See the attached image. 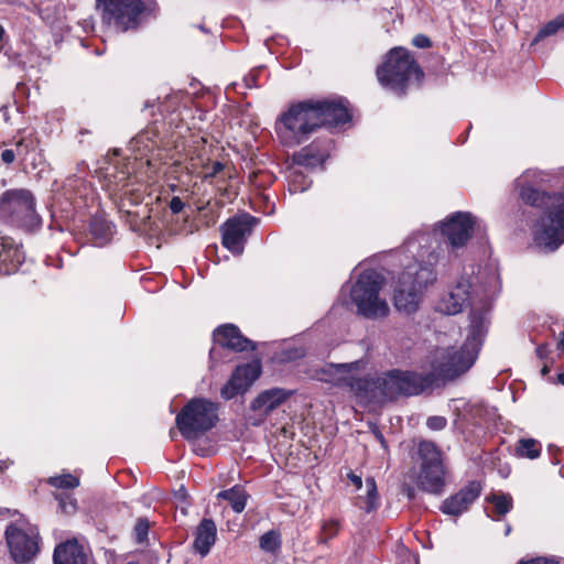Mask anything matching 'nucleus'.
Here are the masks:
<instances>
[{"mask_svg": "<svg viewBox=\"0 0 564 564\" xmlns=\"http://www.w3.org/2000/svg\"><path fill=\"white\" fill-rule=\"evenodd\" d=\"M35 149V141L32 138H22L15 142V153L18 156L25 158V155Z\"/></svg>", "mask_w": 564, "mask_h": 564, "instance_id": "obj_39", "label": "nucleus"}, {"mask_svg": "<svg viewBox=\"0 0 564 564\" xmlns=\"http://www.w3.org/2000/svg\"><path fill=\"white\" fill-rule=\"evenodd\" d=\"M102 23L120 32L140 28L149 13L145 0H96Z\"/></svg>", "mask_w": 564, "mask_h": 564, "instance_id": "obj_7", "label": "nucleus"}, {"mask_svg": "<svg viewBox=\"0 0 564 564\" xmlns=\"http://www.w3.org/2000/svg\"><path fill=\"white\" fill-rule=\"evenodd\" d=\"M4 34H6V31H4L3 26L0 24V42L3 40Z\"/></svg>", "mask_w": 564, "mask_h": 564, "instance_id": "obj_55", "label": "nucleus"}, {"mask_svg": "<svg viewBox=\"0 0 564 564\" xmlns=\"http://www.w3.org/2000/svg\"><path fill=\"white\" fill-rule=\"evenodd\" d=\"M469 318V333L463 345L466 346L469 350L475 351L476 356H478V352L487 334L486 311L482 308L473 307L470 311Z\"/></svg>", "mask_w": 564, "mask_h": 564, "instance_id": "obj_23", "label": "nucleus"}, {"mask_svg": "<svg viewBox=\"0 0 564 564\" xmlns=\"http://www.w3.org/2000/svg\"><path fill=\"white\" fill-rule=\"evenodd\" d=\"M347 478L350 480V482L355 486L357 490H359L362 487V478L359 475H356L352 471L347 473Z\"/></svg>", "mask_w": 564, "mask_h": 564, "instance_id": "obj_45", "label": "nucleus"}, {"mask_svg": "<svg viewBox=\"0 0 564 564\" xmlns=\"http://www.w3.org/2000/svg\"><path fill=\"white\" fill-rule=\"evenodd\" d=\"M471 288L473 284L469 278H460L448 295L442 301L441 310L448 315L460 313L470 303Z\"/></svg>", "mask_w": 564, "mask_h": 564, "instance_id": "obj_19", "label": "nucleus"}, {"mask_svg": "<svg viewBox=\"0 0 564 564\" xmlns=\"http://www.w3.org/2000/svg\"><path fill=\"white\" fill-rule=\"evenodd\" d=\"M521 200L543 212L535 224L534 241L546 251H555L564 243V185L550 192L541 186L517 182Z\"/></svg>", "mask_w": 564, "mask_h": 564, "instance_id": "obj_1", "label": "nucleus"}, {"mask_svg": "<svg viewBox=\"0 0 564 564\" xmlns=\"http://www.w3.org/2000/svg\"><path fill=\"white\" fill-rule=\"evenodd\" d=\"M419 458H440L441 453L435 443L421 441L417 446Z\"/></svg>", "mask_w": 564, "mask_h": 564, "instance_id": "obj_37", "label": "nucleus"}, {"mask_svg": "<svg viewBox=\"0 0 564 564\" xmlns=\"http://www.w3.org/2000/svg\"><path fill=\"white\" fill-rule=\"evenodd\" d=\"M340 524L337 520L330 519L325 521L322 524V536L319 542L327 543L329 540L334 539L339 532Z\"/></svg>", "mask_w": 564, "mask_h": 564, "instance_id": "obj_35", "label": "nucleus"}, {"mask_svg": "<svg viewBox=\"0 0 564 564\" xmlns=\"http://www.w3.org/2000/svg\"><path fill=\"white\" fill-rule=\"evenodd\" d=\"M259 546L267 553L276 552L281 546L280 534L274 530L265 532L260 538Z\"/></svg>", "mask_w": 564, "mask_h": 564, "instance_id": "obj_34", "label": "nucleus"}, {"mask_svg": "<svg viewBox=\"0 0 564 564\" xmlns=\"http://www.w3.org/2000/svg\"><path fill=\"white\" fill-rule=\"evenodd\" d=\"M4 468H7V465H0V473H1Z\"/></svg>", "mask_w": 564, "mask_h": 564, "instance_id": "obj_59", "label": "nucleus"}, {"mask_svg": "<svg viewBox=\"0 0 564 564\" xmlns=\"http://www.w3.org/2000/svg\"><path fill=\"white\" fill-rule=\"evenodd\" d=\"M169 207L172 214H180L184 209L185 204L178 196H173L170 200Z\"/></svg>", "mask_w": 564, "mask_h": 564, "instance_id": "obj_42", "label": "nucleus"}, {"mask_svg": "<svg viewBox=\"0 0 564 564\" xmlns=\"http://www.w3.org/2000/svg\"><path fill=\"white\" fill-rule=\"evenodd\" d=\"M474 226L475 218L470 213L457 212L442 223L441 232L445 242L454 251L466 246L471 238Z\"/></svg>", "mask_w": 564, "mask_h": 564, "instance_id": "obj_15", "label": "nucleus"}, {"mask_svg": "<svg viewBox=\"0 0 564 564\" xmlns=\"http://www.w3.org/2000/svg\"><path fill=\"white\" fill-rule=\"evenodd\" d=\"M446 423H447V421L443 416H431L427 419L426 425L431 430L438 431V430H443L446 426Z\"/></svg>", "mask_w": 564, "mask_h": 564, "instance_id": "obj_40", "label": "nucleus"}, {"mask_svg": "<svg viewBox=\"0 0 564 564\" xmlns=\"http://www.w3.org/2000/svg\"><path fill=\"white\" fill-rule=\"evenodd\" d=\"M318 128L312 99L299 101L282 112L276 121V132L293 144H302Z\"/></svg>", "mask_w": 564, "mask_h": 564, "instance_id": "obj_8", "label": "nucleus"}, {"mask_svg": "<svg viewBox=\"0 0 564 564\" xmlns=\"http://www.w3.org/2000/svg\"><path fill=\"white\" fill-rule=\"evenodd\" d=\"M89 234L96 247L108 245L115 234V225L106 218L104 213H96L89 220Z\"/></svg>", "mask_w": 564, "mask_h": 564, "instance_id": "obj_26", "label": "nucleus"}, {"mask_svg": "<svg viewBox=\"0 0 564 564\" xmlns=\"http://www.w3.org/2000/svg\"><path fill=\"white\" fill-rule=\"evenodd\" d=\"M260 375V360H253L251 362L237 366L228 382L220 389L221 398L230 400L238 394L245 393Z\"/></svg>", "mask_w": 564, "mask_h": 564, "instance_id": "obj_16", "label": "nucleus"}, {"mask_svg": "<svg viewBox=\"0 0 564 564\" xmlns=\"http://www.w3.org/2000/svg\"><path fill=\"white\" fill-rule=\"evenodd\" d=\"M217 497L229 501L232 510L237 513L245 510L248 499L247 492L238 486L220 491Z\"/></svg>", "mask_w": 564, "mask_h": 564, "instance_id": "obj_28", "label": "nucleus"}, {"mask_svg": "<svg viewBox=\"0 0 564 564\" xmlns=\"http://www.w3.org/2000/svg\"><path fill=\"white\" fill-rule=\"evenodd\" d=\"M399 278L402 280V284H411V286L415 288L419 292L433 284L437 274L434 270V267L431 262L421 263L415 262L413 264H409L405 269L400 273Z\"/></svg>", "mask_w": 564, "mask_h": 564, "instance_id": "obj_18", "label": "nucleus"}, {"mask_svg": "<svg viewBox=\"0 0 564 564\" xmlns=\"http://www.w3.org/2000/svg\"><path fill=\"white\" fill-rule=\"evenodd\" d=\"M421 301V292L411 286V284H402V280L398 278L394 288L393 304L397 311L405 314H412L419 308Z\"/></svg>", "mask_w": 564, "mask_h": 564, "instance_id": "obj_25", "label": "nucleus"}, {"mask_svg": "<svg viewBox=\"0 0 564 564\" xmlns=\"http://www.w3.org/2000/svg\"><path fill=\"white\" fill-rule=\"evenodd\" d=\"M148 107H153V105H150V102H149V101H147V102L144 104V108H148Z\"/></svg>", "mask_w": 564, "mask_h": 564, "instance_id": "obj_58", "label": "nucleus"}, {"mask_svg": "<svg viewBox=\"0 0 564 564\" xmlns=\"http://www.w3.org/2000/svg\"><path fill=\"white\" fill-rule=\"evenodd\" d=\"M175 497L177 499H180L181 501L185 502L186 499H187V491L186 489L182 486L176 492H175Z\"/></svg>", "mask_w": 564, "mask_h": 564, "instance_id": "obj_50", "label": "nucleus"}, {"mask_svg": "<svg viewBox=\"0 0 564 564\" xmlns=\"http://www.w3.org/2000/svg\"><path fill=\"white\" fill-rule=\"evenodd\" d=\"M547 451H549V454L552 456H557V455L562 454V449L554 444H550L547 447Z\"/></svg>", "mask_w": 564, "mask_h": 564, "instance_id": "obj_51", "label": "nucleus"}, {"mask_svg": "<svg viewBox=\"0 0 564 564\" xmlns=\"http://www.w3.org/2000/svg\"><path fill=\"white\" fill-rule=\"evenodd\" d=\"M371 388L378 389L381 394L390 400L399 395L411 397L435 388L434 378L429 372L403 371L392 369L375 380H358L356 390L367 392Z\"/></svg>", "mask_w": 564, "mask_h": 564, "instance_id": "obj_4", "label": "nucleus"}, {"mask_svg": "<svg viewBox=\"0 0 564 564\" xmlns=\"http://www.w3.org/2000/svg\"><path fill=\"white\" fill-rule=\"evenodd\" d=\"M17 156L14 149H6L0 154L1 161L7 165L12 164Z\"/></svg>", "mask_w": 564, "mask_h": 564, "instance_id": "obj_43", "label": "nucleus"}, {"mask_svg": "<svg viewBox=\"0 0 564 564\" xmlns=\"http://www.w3.org/2000/svg\"><path fill=\"white\" fill-rule=\"evenodd\" d=\"M549 371H550V369H549V367H547L546 365H544V366H543V368L541 369V373H542V376L547 375V373H549Z\"/></svg>", "mask_w": 564, "mask_h": 564, "instance_id": "obj_54", "label": "nucleus"}, {"mask_svg": "<svg viewBox=\"0 0 564 564\" xmlns=\"http://www.w3.org/2000/svg\"><path fill=\"white\" fill-rule=\"evenodd\" d=\"M181 512H182L183 514H186V512H187V511H186V507H181Z\"/></svg>", "mask_w": 564, "mask_h": 564, "instance_id": "obj_57", "label": "nucleus"}, {"mask_svg": "<svg viewBox=\"0 0 564 564\" xmlns=\"http://www.w3.org/2000/svg\"><path fill=\"white\" fill-rule=\"evenodd\" d=\"M219 421V404L206 398L187 401L175 416V425L182 437L192 444L197 456L217 454L218 445L207 434Z\"/></svg>", "mask_w": 564, "mask_h": 564, "instance_id": "obj_2", "label": "nucleus"}, {"mask_svg": "<svg viewBox=\"0 0 564 564\" xmlns=\"http://www.w3.org/2000/svg\"><path fill=\"white\" fill-rule=\"evenodd\" d=\"M481 489L482 487L479 481H469L458 492L446 498L442 503L441 510L451 516L463 513L479 497Z\"/></svg>", "mask_w": 564, "mask_h": 564, "instance_id": "obj_17", "label": "nucleus"}, {"mask_svg": "<svg viewBox=\"0 0 564 564\" xmlns=\"http://www.w3.org/2000/svg\"><path fill=\"white\" fill-rule=\"evenodd\" d=\"M366 501L365 506H361L357 503L361 509H364L366 512H371L378 507V490L376 481L372 477L366 478Z\"/></svg>", "mask_w": 564, "mask_h": 564, "instance_id": "obj_33", "label": "nucleus"}, {"mask_svg": "<svg viewBox=\"0 0 564 564\" xmlns=\"http://www.w3.org/2000/svg\"><path fill=\"white\" fill-rule=\"evenodd\" d=\"M214 346L209 350V359L217 364L221 359V349L227 348L235 352L256 350V344L245 337L239 327L235 324H223L213 332Z\"/></svg>", "mask_w": 564, "mask_h": 564, "instance_id": "obj_12", "label": "nucleus"}, {"mask_svg": "<svg viewBox=\"0 0 564 564\" xmlns=\"http://www.w3.org/2000/svg\"><path fill=\"white\" fill-rule=\"evenodd\" d=\"M476 359L475 351L464 345L459 348L438 347L433 354L429 375L433 376L436 388L466 373Z\"/></svg>", "mask_w": 564, "mask_h": 564, "instance_id": "obj_9", "label": "nucleus"}, {"mask_svg": "<svg viewBox=\"0 0 564 564\" xmlns=\"http://www.w3.org/2000/svg\"><path fill=\"white\" fill-rule=\"evenodd\" d=\"M521 564H557V562L554 558H535L528 562H521Z\"/></svg>", "mask_w": 564, "mask_h": 564, "instance_id": "obj_46", "label": "nucleus"}, {"mask_svg": "<svg viewBox=\"0 0 564 564\" xmlns=\"http://www.w3.org/2000/svg\"><path fill=\"white\" fill-rule=\"evenodd\" d=\"M256 223L257 218L249 214H242L225 221L220 227L224 247L231 253L240 256Z\"/></svg>", "mask_w": 564, "mask_h": 564, "instance_id": "obj_13", "label": "nucleus"}, {"mask_svg": "<svg viewBox=\"0 0 564 564\" xmlns=\"http://www.w3.org/2000/svg\"><path fill=\"white\" fill-rule=\"evenodd\" d=\"M318 128H337L350 122L352 115L349 102L343 97L314 100L312 99Z\"/></svg>", "mask_w": 564, "mask_h": 564, "instance_id": "obj_14", "label": "nucleus"}, {"mask_svg": "<svg viewBox=\"0 0 564 564\" xmlns=\"http://www.w3.org/2000/svg\"><path fill=\"white\" fill-rule=\"evenodd\" d=\"M354 364L343 365V367H352Z\"/></svg>", "mask_w": 564, "mask_h": 564, "instance_id": "obj_60", "label": "nucleus"}, {"mask_svg": "<svg viewBox=\"0 0 564 564\" xmlns=\"http://www.w3.org/2000/svg\"><path fill=\"white\" fill-rule=\"evenodd\" d=\"M24 252L10 237L0 235V274L14 273L24 262Z\"/></svg>", "mask_w": 564, "mask_h": 564, "instance_id": "obj_21", "label": "nucleus"}, {"mask_svg": "<svg viewBox=\"0 0 564 564\" xmlns=\"http://www.w3.org/2000/svg\"><path fill=\"white\" fill-rule=\"evenodd\" d=\"M379 83L402 97L412 84L421 85L424 72L406 48L394 47L376 70Z\"/></svg>", "mask_w": 564, "mask_h": 564, "instance_id": "obj_3", "label": "nucleus"}, {"mask_svg": "<svg viewBox=\"0 0 564 564\" xmlns=\"http://www.w3.org/2000/svg\"><path fill=\"white\" fill-rule=\"evenodd\" d=\"M292 393V391L281 388L265 390L251 402L250 409L258 412L260 416H267L291 397Z\"/></svg>", "mask_w": 564, "mask_h": 564, "instance_id": "obj_24", "label": "nucleus"}, {"mask_svg": "<svg viewBox=\"0 0 564 564\" xmlns=\"http://www.w3.org/2000/svg\"><path fill=\"white\" fill-rule=\"evenodd\" d=\"M560 462H561L560 459H556L554 463V466H556Z\"/></svg>", "mask_w": 564, "mask_h": 564, "instance_id": "obj_61", "label": "nucleus"}, {"mask_svg": "<svg viewBox=\"0 0 564 564\" xmlns=\"http://www.w3.org/2000/svg\"><path fill=\"white\" fill-rule=\"evenodd\" d=\"M47 484L57 489H74L79 486V478L76 475L64 473L47 479Z\"/></svg>", "mask_w": 564, "mask_h": 564, "instance_id": "obj_32", "label": "nucleus"}, {"mask_svg": "<svg viewBox=\"0 0 564 564\" xmlns=\"http://www.w3.org/2000/svg\"><path fill=\"white\" fill-rule=\"evenodd\" d=\"M557 349L564 351V330L560 333V339L557 343Z\"/></svg>", "mask_w": 564, "mask_h": 564, "instance_id": "obj_52", "label": "nucleus"}, {"mask_svg": "<svg viewBox=\"0 0 564 564\" xmlns=\"http://www.w3.org/2000/svg\"><path fill=\"white\" fill-rule=\"evenodd\" d=\"M561 30H564V13L558 14L555 19L544 24L534 35L531 45H535L544 39L555 35Z\"/></svg>", "mask_w": 564, "mask_h": 564, "instance_id": "obj_29", "label": "nucleus"}, {"mask_svg": "<svg viewBox=\"0 0 564 564\" xmlns=\"http://www.w3.org/2000/svg\"><path fill=\"white\" fill-rule=\"evenodd\" d=\"M149 529H150V524L147 519L141 518L137 521L134 529H133V534H134V539L138 543H143L147 540Z\"/></svg>", "mask_w": 564, "mask_h": 564, "instance_id": "obj_38", "label": "nucleus"}, {"mask_svg": "<svg viewBox=\"0 0 564 564\" xmlns=\"http://www.w3.org/2000/svg\"><path fill=\"white\" fill-rule=\"evenodd\" d=\"M486 500L494 505L497 516L507 514L512 508V498L508 494H491Z\"/></svg>", "mask_w": 564, "mask_h": 564, "instance_id": "obj_31", "label": "nucleus"}, {"mask_svg": "<svg viewBox=\"0 0 564 564\" xmlns=\"http://www.w3.org/2000/svg\"><path fill=\"white\" fill-rule=\"evenodd\" d=\"M498 471L502 478H507L509 476L511 469H510V466L507 463H505L499 466Z\"/></svg>", "mask_w": 564, "mask_h": 564, "instance_id": "obj_49", "label": "nucleus"}, {"mask_svg": "<svg viewBox=\"0 0 564 564\" xmlns=\"http://www.w3.org/2000/svg\"><path fill=\"white\" fill-rule=\"evenodd\" d=\"M34 194L28 188H11L0 195V218L6 223L34 231L42 226Z\"/></svg>", "mask_w": 564, "mask_h": 564, "instance_id": "obj_5", "label": "nucleus"}, {"mask_svg": "<svg viewBox=\"0 0 564 564\" xmlns=\"http://www.w3.org/2000/svg\"><path fill=\"white\" fill-rule=\"evenodd\" d=\"M376 438L380 442V444L386 447V441L381 432L377 431L375 432Z\"/></svg>", "mask_w": 564, "mask_h": 564, "instance_id": "obj_53", "label": "nucleus"}, {"mask_svg": "<svg viewBox=\"0 0 564 564\" xmlns=\"http://www.w3.org/2000/svg\"><path fill=\"white\" fill-rule=\"evenodd\" d=\"M419 489L431 495H442L452 482V474L444 460H422L420 470L406 475Z\"/></svg>", "mask_w": 564, "mask_h": 564, "instance_id": "obj_11", "label": "nucleus"}, {"mask_svg": "<svg viewBox=\"0 0 564 564\" xmlns=\"http://www.w3.org/2000/svg\"><path fill=\"white\" fill-rule=\"evenodd\" d=\"M557 380H558V382H560L561 384H563V386H564V372H562V373H560V375L557 376Z\"/></svg>", "mask_w": 564, "mask_h": 564, "instance_id": "obj_56", "label": "nucleus"}, {"mask_svg": "<svg viewBox=\"0 0 564 564\" xmlns=\"http://www.w3.org/2000/svg\"><path fill=\"white\" fill-rule=\"evenodd\" d=\"M37 529L26 520L19 519L6 529V540L14 562L30 561L37 552Z\"/></svg>", "mask_w": 564, "mask_h": 564, "instance_id": "obj_10", "label": "nucleus"}, {"mask_svg": "<svg viewBox=\"0 0 564 564\" xmlns=\"http://www.w3.org/2000/svg\"><path fill=\"white\" fill-rule=\"evenodd\" d=\"M384 281L383 275L376 270H366L359 274L350 290V300L356 305L358 315L368 319L388 315V303L379 296Z\"/></svg>", "mask_w": 564, "mask_h": 564, "instance_id": "obj_6", "label": "nucleus"}, {"mask_svg": "<svg viewBox=\"0 0 564 564\" xmlns=\"http://www.w3.org/2000/svg\"><path fill=\"white\" fill-rule=\"evenodd\" d=\"M193 535V552L200 557L207 556L217 540V527L214 520L204 518L195 528Z\"/></svg>", "mask_w": 564, "mask_h": 564, "instance_id": "obj_22", "label": "nucleus"}, {"mask_svg": "<svg viewBox=\"0 0 564 564\" xmlns=\"http://www.w3.org/2000/svg\"><path fill=\"white\" fill-rule=\"evenodd\" d=\"M224 169H225V165L221 162H219V161L213 162V164L210 166V171L205 174V178L207 180V178H210V177H215Z\"/></svg>", "mask_w": 564, "mask_h": 564, "instance_id": "obj_44", "label": "nucleus"}, {"mask_svg": "<svg viewBox=\"0 0 564 564\" xmlns=\"http://www.w3.org/2000/svg\"><path fill=\"white\" fill-rule=\"evenodd\" d=\"M403 492L411 500L415 498V488L406 482L403 484Z\"/></svg>", "mask_w": 564, "mask_h": 564, "instance_id": "obj_47", "label": "nucleus"}, {"mask_svg": "<svg viewBox=\"0 0 564 564\" xmlns=\"http://www.w3.org/2000/svg\"><path fill=\"white\" fill-rule=\"evenodd\" d=\"M535 352H536V356L540 358V359H544L547 357V346L546 345H539L535 349Z\"/></svg>", "mask_w": 564, "mask_h": 564, "instance_id": "obj_48", "label": "nucleus"}, {"mask_svg": "<svg viewBox=\"0 0 564 564\" xmlns=\"http://www.w3.org/2000/svg\"><path fill=\"white\" fill-rule=\"evenodd\" d=\"M55 498L58 500L59 508L63 512L72 514L76 511L77 502L73 495L68 492H59L55 495Z\"/></svg>", "mask_w": 564, "mask_h": 564, "instance_id": "obj_36", "label": "nucleus"}, {"mask_svg": "<svg viewBox=\"0 0 564 564\" xmlns=\"http://www.w3.org/2000/svg\"><path fill=\"white\" fill-rule=\"evenodd\" d=\"M53 560L54 564H87V555L76 540L58 544Z\"/></svg>", "mask_w": 564, "mask_h": 564, "instance_id": "obj_27", "label": "nucleus"}, {"mask_svg": "<svg viewBox=\"0 0 564 564\" xmlns=\"http://www.w3.org/2000/svg\"><path fill=\"white\" fill-rule=\"evenodd\" d=\"M412 44L419 48H429L432 46V41L424 34H417L413 37Z\"/></svg>", "mask_w": 564, "mask_h": 564, "instance_id": "obj_41", "label": "nucleus"}, {"mask_svg": "<svg viewBox=\"0 0 564 564\" xmlns=\"http://www.w3.org/2000/svg\"><path fill=\"white\" fill-rule=\"evenodd\" d=\"M328 156V148L325 142L315 140L294 152L291 156L293 164L315 169L323 166Z\"/></svg>", "mask_w": 564, "mask_h": 564, "instance_id": "obj_20", "label": "nucleus"}, {"mask_svg": "<svg viewBox=\"0 0 564 564\" xmlns=\"http://www.w3.org/2000/svg\"><path fill=\"white\" fill-rule=\"evenodd\" d=\"M516 454L530 459L538 458L541 454L540 443L534 438H521L516 447Z\"/></svg>", "mask_w": 564, "mask_h": 564, "instance_id": "obj_30", "label": "nucleus"}]
</instances>
